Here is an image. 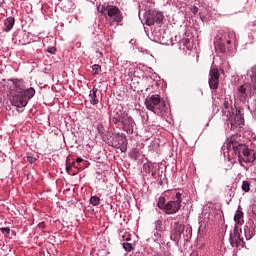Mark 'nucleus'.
I'll list each match as a JSON object with an SVG mask.
<instances>
[{
    "label": "nucleus",
    "mask_w": 256,
    "mask_h": 256,
    "mask_svg": "<svg viewBox=\"0 0 256 256\" xmlns=\"http://www.w3.org/2000/svg\"><path fill=\"white\" fill-rule=\"evenodd\" d=\"M222 115L226 117V121H229L231 129H237L238 125H244L245 119H243V111L233 108V100L231 97H226L223 101Z\"/></svg>",
    "instance_id": "nucleus-1"
},
{
    "label": "nucleus",
    "mask_w": 256,
    "mask_h": 256,
    "mask_svg": "<svg viewBox=\"0 0 256 256\" xmlns=\"http://www.w3.org/2000/svg\"><path fill=\"white\" fill-rule=\"evenodd\" d=\"M145 105L146 109H148V111H152L155 115H163V113H165V109H167V104H165V101L161 99L159 94L147 97L145 99Z\"/></svg>",
    "instance_id": "nucleus-2"
},
{
    "label": "nucleus",
    "mask_w": 256,
    "mask_h": 256,
    "mask_svg": "<svg viewBox=\"0 0 256 256\" xmlns=\"http://www.w3.org/2000/svg\"><path fill=\"white\" fill-rule=\"evenodd\" d=\"M241 147H245V144L239 143L233 137H231L226 144V148L228 149V151H233V153L237 155L240 165L243 164V149H241Z\"/></svg>",
    "instance_id": "nucleus-3"
},
{
    "label": "nucleus",
    "mask_w": 256,
    "mask_h": 256,
    "mask_svg": "<svg viewBox=\"0 0 256 256\" xmlns=\"http://www.w3.org/2000/svg\"><path fill=\"white\" fill-rule=\"evenodd\" d=\"M243 230H239V226L235 225L234 226V232L230 234V244L233 247H239V245H241V247H245V241L243 240Z\"/></svg>",
    "instance_id": "nucleus-4"
},
{
    "label": "nucleus",
    "mask_w": 256,
    "mask_h": 256,
    "mask_svg": "<svg viewBox=\"0 0 256 256\" xmlns=\"http://www.w3.org/2000/svg\"><path fill=\"white\" fill-rule=\"evenodd\" d=\"M163 19V13L157 12L156 10L150 11L148 16L146 17V25H148V27H151V25H155V23L159 25L163 23Z\"/></svg>",
    "instance_id": "nucleus-5"
},
{
    "label": "nucleus",
    "mask_w": 256,
    "mask_h": 256,
    "mask_svg": "<svg viewBox=\"0 0 256 256\" xmlns=\"http://www.w3.org/2000/svg\"><path fill=\"white\" fill-rule=\"evenodd\" d=\"M209 87L214 91L219 89V69L216 67H211L209 71Z\"/></svg>",
    "instance_id": "nucleus-6"
},
{
    "label": "nucleus",
    "mask_w": 256,
    "mask_h": 256,
    "mask_svg": "<svg viewBox=\"0 0 256 256\" xmlns=\"http://www.w3.org/2000/svg\"><path fill=\"white\" fill-rule=\"evenodd\" d=\"M107 15L108 17H114L113 19L116 23L123 21V14H121V10H119L117 6L107 5Z\"/></svg>",
    "instance_id": "nucleus-7"
},
{
    "label": "nucleus",
    "mask_w": 256,
    "mask_h": 256,
    "mask_svg": "<svg viewBox=\"0 0 256 256\" xmlns=\"http://www.w3.org/2000/svg\"><path fill=\"white\" fill-rule=\"evenodd\" d=\"M12 105H14V107H27V98L25 97V95H23V92H18V94L14 95L12 97Z\"/></svg>",
    "instance_id": "nucleus-8"
},
{
    "label": "nucleus",
    "mask_w": 256,
    "mask_h": 256,
    "mask_svg": "<svg viewBox=\"0 0 256 256\" xmlns=\"http://www.w3.org/2000/svg\"><path fill=\"white\" fill-rule=\"evenodd\" d=\"M123 131H126L128 135H133V118L129 116L126 112L122 118Z\"/></svg>",
    "instance_id": "nucleus-9"
},
{
    "label": "nucleus",
    "mask_w": 256,
    "mask_h": 256,
    "mask_svg": "<svg viewBox=\"0 0 256 256\" xmlns=\"http://www.w3.org/2000/svg\"><path fill=\"white\" fill-rule=\"evenodd\" d=\"M179 209H181V204L175 200H171L165 205L164 213L166 215H175Z\"/></svg>",
    "instance_id": "nucleus-10"
},
{
    "label": "nucleus",
    "mask_w": 256,
    "mask_h": 256,
    "mask_svg": "<svg viewBox=\"0 0 256 256\" xmlns=\"http://www.w3.org/2000/svg\"><path fill=\"white\" fill-rule=\"evenodd\" d=\"M241 149H242V155H243V157H245V158H242V163H243V161L245 163H251V161H255V159H256L255 154H254L253 159L249 158L251 156V150H249V147H247V145L242 146Z\"/></svg>",
    "instance_id": "nucleus-11"
},
{
    "label": "nucleus",
    "mask_w": 256,
    "mask_h": 256,
    "mask_svg": "<svg viewBox=\"0 0 256 256\" xmlns=\"http://www.w3.org/2000/svg\"><path fill=\"white\" fill-rule=\"evenodd\" d=\"M14 25H15V18L14 17H8L4 21L3 31H5V33H9V31H11V29H13Z\"/></svg>",
    "instance_id": "nucleus-12"
},
{
    "label": "nucleus",
    "mask_w": 256,
    "mask_h": 256,
    "mask_svg": "<svg viewBox=\"0 0 256 256\" xmlns=\"http://www.w3.org/2000/svg\"><path fill=\"white\" fill-rule=\"evenodd\" d=\"M97 93H99V89L97 88H93L90 91L89 97H90L91 105H97L99 103V98H97Z\"/></svg>",
    "instance_id": "nucleus-13"
},
{
    "label": "nucleus",
    "mask_w": 256,
    "mask_h": 256,
    "mask_svg": "<svg viewBox=\"0 0 256 256\" xmlns=\"http://www.w3.org/2000/svg\"><path fill=\"white\" fill-rule=\"evenodd\" d=\"M20 93L24 95V97L26 98V101L29 103V100L35 97V88L30 87L24 91H20Z\"/></svg>",
    "instance_id": "nucleus-14"
},
{
    "label": "nucleus",
    "mask_w": 256,
    "mask_h": 256,
    "mask_svg": "<svg viewBox=\"0 0 256 256\" xmlns=\"http://www.w3.org/2000/svg\"><path fill=\"white\" fill-rule=\"evenodd\" d=\"M123 117H125V112L116 110V115L113 117L112 121L117 125L118 123L123 122Z\"/></svg>",
    "instance_id": "nucleus-15"
},
{
    "label": "nucleus",
    "mask_w": 256,
    "mask_h": 256,
    "mask_svg": "<svg viewBox=\"0 0 256 256\" xmlns=\"http://www.w3.org/2000/svg\"><path fill=\"white\" fill-rule=\"evenodd\" d=\"M234 221L236 225H243L245 223V220H243V211L237 210L234 216Z\"/></svg>",
    "instance_id": "nucleus-16"
},
{
    "label": "nucleus",
    "mask_w": 256,
    "mask_h": 256,
    "mask_svg": "<svg viewBox=\"0 0 256 256\" xmlns=\"http://www.w3.org/2000/svg\"><path fill=\"white\" fill-rule=\"evenodd\" d=\"M185 231V225L183 224H178L175 228V236L176 239H180L181 235L183 234V232Z\"/></svg>",
    "instance_id": "nucleus-17"
},
{
    "label": "nucleus",
    "mask_w": 256,
    "mask_h": 256,
    "mask_svg": "<svg viewBox=\"0 0 256 256\" xmlns=\"http://www.w3.org/2000/svg\"><path fill=\"white\" fill-rule=\"evenodd\" d=\"M68 5L64 6V11H66V13H71V11H74L75 9V3H73V0H65Z\"/></svg>",
    "instance_id": "nucleus-18"
},
{
    "label": "nucleus",
    "mask_w": 256,
    "mask_h": 256,
    "mask_svg": "<svg viewBox=\"0 0 256 256\" xmlns=\"http://www.w3.org/2000/svg\"><path fill=\"white\" fill-rule=\"evenodd\" d=\"M249 86L247 84H243L238 88V92L240 94V97H247V88Z\"/></svg>",
    "instance_id": "nucleus-19"
},
{
    "label": "nucleus",
    "mask_w": 256,
    "mask_h": 256,
    "mask_svg": "<svg viewBox=\"0 0 256 256\" xmlns=\"http://www.w3.org/2000/svg\"><path fill=\"white\" fill-rule=\"evenodd\" d=\"M100 203H101V198H99L98 196H92L90 198V204L93 205V207L99 206Z\"/></svg>",
    "instance_id": "nucleus-20"
},
{
    "label": "nucleus",
    "mask_w": 256,
    "mask_h": 256,
    "mask_svg": "<svg viewBox=\"0 0 256 256\" xmlns=\"http://www.w3.org/2000/svg\"><path fill=\"white\" fill-rule=\"evenodd\" d=\"M165 197L161 196L158 198V202H157V207H159V209H162V211H165V206L167 204H165Z\"/></svg>",
    "instance_id": "nucleus-21"
},
{
    "label": "nucleus",
    "mask_w": 256,
    "mask_h": 256,
    "mask_svg": "<svg viewBox=\"0 0 256 256\" xmlns=\"http://www.w3.org/2000/svg\"><path fill=\"white\" fill-rule=\"evenodd\" d=\"M251 83L253 89L256 91V66L252 68Z\"/></svg>",
    "instance_id": "nucleus-22"
},
{
    "label": "nucleus",
    "mask_w": 256,
    "mask_h": 256,
    "mask_svg": "<svg viewBox=\"0 0 256 256\" xmlns=\"http://www.w3.org/2000/svg\"><path fill=\"white\" fill-rule=\"evenodd\" d=\"M92 73L93 75H101V65L94 64L92 66Z\"/></svg>",
    "instance_id": "nucleus-23"
},
{
    "label": "nucleus",
    "mask_w": 256,
    "mask_h": 256,
    "mask_svg": "<svg viewBox=\"0 0 256 256\" xmlns=\"http://www.w3.org/2000/svg\"><path fill=\"white\" fill-rule=\"evenodd\" d=\"M122 245H123V249H125V251H127L128 253L135 250L133 245L129 242H124Z\"/></svg>",
    "instance_id": "nucleus-24"
},
{
    "label": "nucleus",
    "mask_w": 256,
    "mask_h": 256,
    "mask_svg": "<svg viewBox=\"0 0 256 256\" xmlns=\"http://www.w3.org/2000/svg\"><path fill=\"white\" fill-rule=\"evenodd\" d=\"M251 184L249 183V181H243L242 183V190L245 191V193H249Z\"/></svg>",
    "instance_id": "nucleus-25"
},
{
    "label": "nucleus",
    "mask_w": 256,
    "mask_h": 256,
    "mask_svg": "<svg viewBox=\"0 0 256 256\" xmlns=\"http://www.w3.org/2000/svg\"><path fill=\"white\" fill-rule=\"evenodd\" d=\"M97 131L99 135H101V137H103L105 133H107V131L105 130V126H103V124H98Z\"/></svg>",
    "instance_id": "nucleus-26"
},
{
    "label": "nucleus",
    "mask_w": 256,
    "mask_h": 256,
    "mask_svg": "<svg viewBox=\"0 0 256 256\" xmlns=\"http://www.w3.org/2000/svg\"><path fill=\"white\" fill-rule=\"evenodd\" d=\"M26 159H27L28 163H35L37 161V158H35V156H33V154H27Z\"/></svg>",
    "instance_id": "nucleus-27"
},
{
    "label": "nucleus",
    "mask_w": 256,
    "mask_h": 256,
    "mask_svg": "<svg viewBox=\"0 0 256 256\" xmlns=\"http://www.w3.org/2000/svg\"><path fill=\"white\" fill-rule=\"evenodd\" d=\"M69 161H71V156H68L66 159V171L69 175H71V166L69 165Z\"/></svg>",
    "instance_id": "nucleus-28"
},
{
    "label": "nucleus",
    "mask_w": 256,
    "mask_h": 256,
    "mask_svg": "<svg viewBox=\"0 0 256 256\" xmlns=\"http://www.w3.org/2000/svg\"><path fill=\"white\" fill-rule=\"evenodd\" d=\"M183 194H181V192L176 193L175 195V199L174 201H176V203H179L181 205V203H183V198L182 197Z\"/></svg>",
    "instance_id": "nucleus-29"
},
{
    "label": "nucleus",
    "mask_w": 256,
    "mask_h": 256,
    "mask_svg": "<svg viewBox=\"0 0 256 256\" xmlns=\"http://www.w3.org/2000/svg\"><path fill=\"white\" fill-rule=\"evenodd\" d=\"M218 49H219L220 53H226V51H227V48H225V44H223V43L218 44Z\"/></svg>",
    "instance_id": "nucleus-30"
},
{
    "label": "nucleus",
    "mask_w": 256,
    "mask_h": 256,
    "mask_svg": "<svg viewBox=\"0 0 256 256\" xmlns=\"http://www.w3.org/2000/svg\"><path fill=\"white\" fill-rule=\"evenodd\" d=\"M0 231L4 235H9V233H11V228L10 227H4V228H1Z\"/></svg>",
    "instance_id": "nucleus-31"
},
{
    "label": "nucleus",
    "mask_w": 256,
    "mask_h": 256,
    "mask_svg": "<svg viewBox=\"0 0 256 256\" xmlns=\"http://www.w3.org/2000/svg\"><path fill=\"white\" fill-rule=\"evenodd\" d=\"M181 43L184 47H188L189 43H191V40H189V38H183Z\"/></svg>",
    "instance_id": "nucleus-32"
},
{
    "label": "nucleus",
    "mask_w": 256,
    "mask_h": 256,
    "mask_svg": "<svg viewBox=\"0 0 256 256\" xmlns=\"http://www.w3.org/2000/svg\"><path fill=\"white\" fill-rule=\"evenodd\" d=\"M47 51H48V53H50V55H55V53H57V48H55V47H48Z\"/></svg>",
    "instance_id": "nucleus-33"
},
{
    "label": "nucleus",
    "mask_w": 256,
    "mask_h": 256,
    "mask_svg": "<svg viewBox=\"0 0 256 256\" xmlns=\"http://www.w3.org/2000/svg\"><path fill=\"white\" fill-rule=\"evenodd\" d=\"M99 13H102V15H107V6H102L101 9L99 10Z\"/></svg>",
    "instance_id": "nucleus-34"
},
{
    "label": "nucleus",
    "mask_w": 256,
    "mask_h": 256,
    "mask_svg": "<svg viewBox=\"0 0 256 256\" xmlns=\"http://www.w3.org/2000/svg\"><path fill=\"white\" fill-rule=\"evenodd\" d=\"M68 165H69L72 169H73V167H75L76 169H79V165H77V164L75 163V161H73L72 163H71V161H69Z\"/></svg>",
    "instance_id": "nucleus-35"
},
{
    "label": "nucleus",
    "mask_w": 256,
    "mask_h": 256,
    "mask_svg": "<svg viewBox=\"0 0 256 256\" xmlns=\"http://www.w3.org/2000/svg\"><path fill=\"white\" fill-rule=\"evenodd\" d=\"M16 37H27V33L25 32H20L16 35Z\"/></svg>",
    "instance_id": "nucleus-36"
},
{
    "label": "nucleus",
    "mask_w": 256,
    "mask_h": 256,
    "mask_svg": "<svg viewBox=\"0 0 256 256\" xmlns=\"http://www.w3.org/2000/svg\"><path fill=\"white\" fill-rule=\"evenodd\" d=\"M151 164H144V169H148V171H151Z\"/></svg>",
    "instance_id": "nucleus-37"
},
{
    "label": "nucleus",
    "mask_w": 256,
    "mask_h": 256,
    "mask_svg": "<svg viewBox=\"0 0 256 256\" xmlns=\"http://www.w3.org/2000/svg\"><path fill=\"white\" fill-rule=\"evenodd\" d=\"M252 212L254 213V215H256V204L252 205Z\"/></svg>",
    "instance_id": "nucleus-38"
},
{
    "label": "nucleus",
    "mask_w": 256,
    "mask_h": 256,
    "mask_svg": "<svg viewBox=\"0 0 256 256\" xmlns=\"http://www.w3.org/2000/svg\"><path fill=\"white\" fill-rule=\"evenodd\" d=\"M76 163H78V164H79V163H83V158H77V159H76Z\"/></svg>",
    "instance_id": "nucleus-39"
},
{
    "label": "nucleus",
    "mask_w": 256,
    "mask_h": 256,
    "mask_svg": "<svg viewBox=\"0 0 256 256\" xmlns=\"http://www.w3.org/2000/svg\"><path fill=\"white\" fill-rule=\"evenodd\" d=\"M123 241H131V237H125V236H123Z\"/></svg>",
    "instance_id": "nucleus-40"
},
{
    "label": "nucleus",
    "mask_w": 256,
    "mask_h": 256,
    "mask_svg": "<svg viewBox=\"0 0 256 256\" xmlns=\"http://www.w3.org/2000/svg\"><path fill=\"white\" fill-rule=\"evenodd\" d=\"M19 42L22 43L23 45H25V40L19 39Z\"/></svg>",
    "instance_id": "nucleus-41"
},
{
    "label": "nucleus",
    "mask_w": 256,
    "mask_h": 256,
    "mask_svg": "<svg viewBox=\"0 0 256 256\" xmlns=\"http://www.w3.org/2000/svg\"><path fill=\"white\" fill-rule=\"evenodd\" d=\"M227 44H228V45H231V40H227Z\"/></svg>",
    "instance_id": "nucleus-42"
},
{
    "label": "nucleus",
    "mask_w": 256,
    "mask_h": 256,
    "mask_svg": "<svg viewBox=\"0 0 256 256\" xmlns=\"http://www.w3.org/2000/svg\"><path fill=\"white\" fill-rule=\"evenodd\" d=\"M15 87H16V89H19V84H16Z\"/></svg>",
    "instance_id": "nucleus-43"
},
{
    "label": "nucleus",
    "mask_w": 256,
    "mask_h": 256,
    "mask_svg": "<svg viewBox=\"0 0 256 256\" xmlns=\"http://www.w3.org/2000/svg\"><path fill=\"white\" fill-rule=\"evenodd\" d=\"M107 133H108L109 137H111V132H107Z\"/></svg>",
    "instance_id": "nucleus-44"
},
{
    "label": "nucleus",
    "mask_w": 256,
    "mask_h": 256,
    "mask_svg": "<svg viewBox=\"0 0 256 256\" xmlns=\"http://www.w3.org/2000/svg\"><path fill=\"white\" fill-rule=\"evenodd\" d=\"M1 5H3V2L0 1V7H1Z\"/></svg>",
    "instance_id": "nucleus-45"
},
{
    "label": "nucleus",
    "mask_w": 256,
    "mask_h": 256,
    "mask_svg": "<svg viewBox=\"0 0 256 256\" xmlns=\"http://www.w3.org/2000/svg\"><path fill=\"white\" fill-rule=\"evenodd\" d=\"M59 1V3H61V1H63V0H58Z\"/></svg>",
    "instance_id": "nucleus-46"
}]
</instances>
